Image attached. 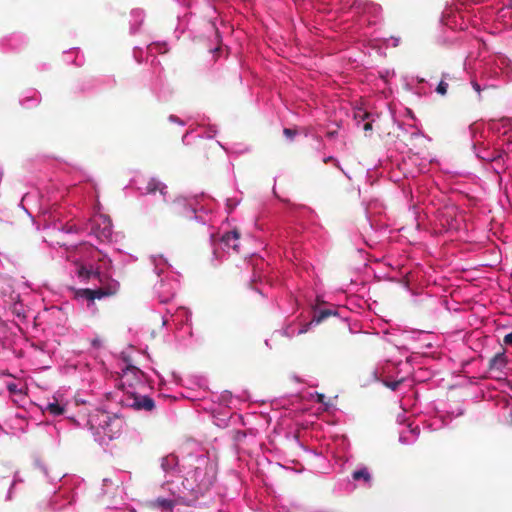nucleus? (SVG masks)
I'll return each mask as SVG.
<instances>
[{
  "mask_svg": "<svg viewBox=\"0 0 512 512\" xmlns=\"http://www.w3.org/2000/svg\"><path fill=\"white\" fill-rule=\"evenodd\" d=\"M108 483H111V480L109 479H104L103 480V485L106 486Z\"/></svg>",
  "mask_w": 512,
  "mask_h": 512,
  "instance_id": "nucleus-52",
  "label": "nucleus"
},
{
  "mask_svg": "<svg viewBox=\"0 0 512 512\" xmlns=\"http://www.w3.org/2000/svg\"><path fill=\"white\" fill-rule=\"evenodd\" d=\"M503 343L505 345L512 346V332H510L504 336Z\"/></svg>",
  "mask_w": 512,
  "mask_h": 512,
  "instance_id": "nucleus-44",
  "label": "nucleus"
},
{
  "mask_svg": "<svg viewBox=\"0 0 512 512\" xmlns=\"http://www.w3.org/2000/svg\"><path fill=\"white\" fill-rule=\"evenodd\" d=\"M377 114L368 112L363 108H357L354 111V119L358 126H361L364 131H371L373 128V123L375 122Z\"/></svg>",
  "mask_w": 512,
  "mask_h": 512,
  "instance_id": "nucleus-19",
  "label": "nucleus"
},
{
  "mask_svg": "<svg viewBox=\"0 0 512 512\" xmlns=\"http://www.w3.org/2000/svg\"><path fill=\"white\" fill-rule=\"evenodd\" d=\"M13 489H14V487H12V486L10 485V488H9V490H8V492H7V495H6V498H5V499H6V501H10V500H12V498H13Z\"/></svg>",
  "mask_w": 512,
  "mask_h": 512,
  "instance_id": "nucleus-49",
  "label": "nucleus"
},
{
  "mask_svg": "<svg viewBox=\"0 0 512 512\" xmlns=\"http://www.w3.org/2000/svg\"><path fill=\"white\" fill-rule=\"evenodd\" d=\"M145 13L142 9H133L130 13V32L136 33L140 25L143 23Z\"/></svg>",
  "mask_w": 512,
  "mask_h": 512,
  "instance_id": "nucleus-24",
  "label": "nucleus"
},
{
  "mask_svg": "<svg viewBox=\"0 0 512 512\" xmlns=\"http://www.w3.org/2000/svg\"><path fill=\"white\" fill-rule=\"evenodd\" d=\"M145 190L146 194H155L156 191H159L160 195L163 198V201H166L167 186L164 183L160 182L159 180L151 178L148 181Z\"/></svg>",
  "mask_w": 512,
  "mask_h": 512,
  "instance_id": "nucleus-22",
  "label": "nucleus"
},
{
  "mask_svg": "<svg viewBox=\"0 0 512 512\" xmlns=\"http://www.w3.org/2000/svg\"><path fill=\"white\" fill-rule=\"evenodd\" d=\"M418 434H419L418 426H416V427L409 426L408 430L402 431L400 433L399 441L402 444H412L416 441Z\"/></svg>",
  "mask_w": 512,
  "mask_h": 512,
  "instance_id": "nucleus-28",
  "label": "nucleus"
},
{
  "mask_svg": "<svg viewBox=\"0 0 512 512\" xmlns=\"http://www.w3.org/2000/svg\"><path fill=\"white\" fill-rule=\"evenodd\" d=\"M447 90H448V83L444 79H441V81L438 83V85L435 89L436 93L444 96L447 94Z\"/></svg>",
  "mask_w": 512,
  "mask_h": 512,
  "instance_id": "nucleus-33",
  "label": "nucleus"
},
{
  "mask_svg": "<svg viewBox=\"0 0 512 512\" xmlns=\"http://www.w3.org/2000/svg\"><path fill=\"white\" fill-rule=\"evenodd\" d=\"M349 12L358 18L359 26L376 25L381 20L380 5L368 0H356L349 6Z\"/></svg>",
  "mask_w": 512,
  "mask_h": 512,
  "instance_id": "nucleus-10",
  "label": "nucleus"
},
{
  "mask_svg": "<svg viewBox=\"0 0 512 512\" xmlns=\"http://www.w3.org/2000/svg\"><path fill=\"white\" fill-rule=\"evenodd\" d=\"M511 390H512V385H511Z\"/></svg>",
  "mask_w": 512,
  "mask_h": 512,
  "instance_id": "nucleus-58",
  "label": "nucleus"
},
{
  "mask_svg": "<svg viewBox=\"0 0 512 512\" xmlns=\"http://www.w3.org/2000/svg\"><path fill=\"white\" fill-rule=\"evenodd\" d=\"M394 75L393 70L389 69H383L379 71V77L384 81L387 82L389 78H391Z\"/></svg>",
  "mask_w": 512,
  "mask_h": 512,
  "instance_id": "nucleus-38",
  "label": "nucleus"
},
{
  "mask_svg": "<svg viewBox=\"0 0 512 512\" xmlns=\"http://www.w3.org/2000/svg\"><path fill=\"white\" fill-rule=\"evenodd\" d=\"M88 425L94 440L100 445H106L120 437L125 421L116 413L97 409L89 415Z\"/></svg>",
  "mask_w": 512,
  "mask_h": 512,
  "instance_id": "nucleus-7",
  "label": "nucleus"
},
{
  "mask_svg": "<svg viewBox=\"0 0 512 512\" xmlns=\"http://www.w3.org/2000/svg\"><path fill=\"white\" fill-rule=\"evenodd\" d=\"M352 479L354 481L360 482L363 481L365 484L370 485L371 483V474L367 467L361 466L352 473Z\"/></svg>",
  "mask_w": 512,
  "mask_h": 512,
  "instance_id": "nucleus-29",
  "label": "nucleus"
},
{
  "mask_svg": "<svg viewBox=\"0 0 512 512\" xmlns=\"http://www.w3.org/2000/svg\"><path fill=\"white\" fill-rule=\"evenodd\" d=\"M168 50L167 48V44L164 43V42H153V43H150L149 45H147L146 47V56H147V59L149 57H153L152 59V63H154L155 61V55L157 53H166Z\"/></svg>",
  "mask_w": 512,
  "mask_h": 512,
  "instance_id": "nucleus-26",
  "label": "nucleus"
},
{
  "mask_svg": "<svg viewBox=\"0 0 512 512\" xmlns=\"http://www.w3.org/2000/svg\"><path fill=\"white\" fill-rule=\"evenodd\" d=\"M161 469L166 480H174L178 497L186 503H195L214 485L218 463L215 454L199 449L183 456L181 461L174 454L162 457Z\"/></svg>",
  "mask_w": 512,
  "mask_h": 512,
  "instance_id": "nucleus-2",
  "label": "nucleus"
},
{
  "mask_svg": "<svg viewBox=\"0 0 512 512\" xmlns=\"http://www.w3.org/2000/svg\"><path fill=\"white\" fill-rule=\"evenodd\" d=\"M442 79H444L446 81L447 79H451V76H450L449 73H443L442 74Z\"/></svg>",
  "mask_w": 512,
  "mask_h": 512,
  "instance_id": "nucleus-51",
  "label": "nucleus"
},
{
  "mask_svg": "<svg viewBox=\"0 0 512 512\" xmlns=\"http://www.w3.org/2000/svg\"><path fill=\"white\" fill-rule=\"evenodd\" d=\"M508 364V358L505 351L495 354L489 361V370L499 375H506L505 369Z\"/></svg>",
  "mask_w": 512,
  "mask_h": 512,
  "instance_id": "nucleus-21",
  "label": "nucleus"
},
{
  "mask_svg": "<svg viewBox=\"0 0 512 512\" xmlns=\"http://www.w3.org/2000/svg\"><path fill=\"white\" fill-rule=\"evenodd\" d=\"M162 488L169 492L170 497H158L154 501V506L160 508L162 512H173L176 505H193L194 503H186L182 501L174 490H178L174 486L173 479H165L162 484Z\"/></svg>",
  "mask_w": 512,
  "mask_h": 512,
  "instance_id": "nucleus-15",
  "label": "nucleus"
},
{
  "mask_svg": "<svg viewBox=\"0 0 512 512\" xmlns=\"http://www.w3.org/2000/svg\"><path fill=\"white\" fill-rule=\"evenodd\" d=\"M366 36V33L365 32H362V33H359L358 36H351V38L355 39V40H360L361 37H364Z\"/></svg>",
  "mask_w": 512,
  "mask_h": 512,
  "instance_id": "nucleus-50",
  "label": "nucleus"
},
{
  "mask_svg": "<svg viewBox=\"0 0 512 512\" xmlns=\"http://www.w3.org/2000/svg\"><path fill=\"white\" fill-rule=\"evenodd\" d=\"M22 481H23V480L20 478L19 473H18V472H15V474H14V476H13V481H12V483H11V486H12V487H15V485H16L17 483H20V482H22Z\"/></svg>",
  "mask_w": 512,
  "mask_h": 512,
  "instance_id": "nucleus-46",
  "label": "nucleus"
},
{
  "mask_svg": "<svg viewBox=\"0 0 512 512\" xmlns=\"http://www.w3.org/2000/svg\"><path fill=\"white\" fill-rule=\"evenodd\" d=\"M44 474L47 476V469L45 467L42 468Z\"/></svg>",
  "mask_w": 512,
  "mask_h": 512,
  "instance_id": "nucleus-56",
  "label": "nucleus"
},
{
  "mask_svg": "<svg viewBox=\"0 0 512 512\" xmlns=\"http://www.w3.org/2000/svg\"><path fill=\"white\" fill-rule=\"evenodd\" d=\"M143 53H144V51L142 48H139V47L134 48L133 55L137 62L140 63L143 61Z\"/></svg>",
  "mask_w": 512,
  "mask_h": 512,
  "instance_id": "nucleus-40",
  "label": "nucleus"
},
{
  "mask_svg": "<svg viewBox=\"0 0 512 512\" xmlns=\"http://www.w3.org/2000/svg\"><path fill=\"white\" fill-rule=\"evenodd\" d=\"M26 43L21 34H12L0 40V48L4 52L19 50Z\"/></svg>",
  "mask_w": 512,
  "mask_h": 512,
  "instance_id": "nucleus-20",
  "label": "nucleus"
},
{
  "mask_svg": "<svg viewBox=\"0 0 512 512\" xmlns=\"http://www.w3.org/2000/svg\"><path fill=\"white\" fill-rule=\"evenodd\" d=\"M64 61L68 64L80 67L84 64V56L80 54L78 48H73L64 52Z\"/></svg>",
  "mask_w": 512,
  "mask_h": 512,
  "instance_id": "nucleus-23",
  "label": "nucleus"
},
{
  "mask_svg": "<svg viewBox=\"0 0 512 512\" xmlns=\"http://www.w3.org/2000/svg\"><path fill=\"white\" fill-rule=\"evenodd\" d=\"M7 389L11 394H20L22 393V388L15 382H10L7 384Z\"/></svg>",
  "mask_w": 512,
  "mask_h": 512,
  "instance_id": "nucleus-37",
  "label": "nucleus"
},
{
  "mask_svg": "<svg viewBox=\"0 0 512 512\" xmlns=\"http://www.w3.org/2000/svg\"><path fill=\"white\" fill-rule=\"evenodd\" d=\"M400 365L401 362L396 363L389 360L379 363L374 370L375 379L383 382L385 386L395 391L405 380V376L400 375Z\"/></svg>",
  "mask_w": 512,
  "mask_h": 512,
  "instance_id": "nucleus-13",
  "label": "nucleus"
},
{
  "mask_svg": "<svg viewBox=\"0 0 512 512\" xmlns=\"http://www.w3.org/2000/svg\"><path fill=\"white\" fill-rule=\"evenodd\" d=\"M318 403H324L325 396L323 394L315 393L313 395Z\"/></svg>",
  "mask_w": 512,
  "mask_h": 512,
  "instance_id": "nucleus-48",
  "label": "nucleus"
},
{
  "mask_svg": "<svg viewBox=\"0 0 512 512\" xmlns=\"http://www.w3.org/2000/svg\"><path fill=\"white\" fill-rule=\"evenodd\" d=\"M97 344H98V340H94V341H93V345L95 346V345H97Z\"/></svg>",
  "mask_w": 512,
  "mask_h": 512,
  "instance_id": "nucleus-57",
  "label": "nucleus"
},
{
  "mask_svg": "<svg viewBox=\"0 0 512 512\" xmlns=\"http://www.w3.org/2000/svg\"><path fill=\"white\" fill-rule=\"evenodd\" d=\"M119 375L120 386L124 391H136L138 387L144 385V373L136 366L130 363H124Z\"/></svg>",
  "mask_w": 512,
  "mask_h": 512,
  "instance_id": "nucleus-14",
  "label": "nucleus"
},
{
  "mask_svg": "<svg viewBox=\"0 0 512 512\" xmlns=\"http://www.w3.org/2000/svg\"><path fill=\"white\" fill-rule=\"evenodd\" d=\"M330 161L335 162L336 166H338V167H339V162H338L334 157H332V156H328V157H324V158H323V162H324V163H328V162H330Z\"/></svg>",
  "mask_w": 512,
  "mask_h": 512,
  "instance_id": "nucleus-47",
  "label": "nucleus"
},
{
  "mask_svg": "<svg viewBox=\"0 0 512 512\" xmlns=\"http://www.w3.org/2000/svg\"><path fill=\"white\" fill-rule=\"evenodd\" d=\"M175 204L184 208L183 214L189 219H194L210 227H214L217 223L214 215L215 203L213 199L204 194L180 197L175 201Z\"/></svg>",
  "mask_w": 512,
  "mask_h": 512,
  "instance_id": "nucleus-8",
  "label": "nucleus"
},
{
  "mask_svg": "<svg viewBox=\"0 0 512 512\" xmlns=\"http://www.w3.org/2000/svg\"><path fill=\"white\" fill-rule=\"evenodd\" d=\"M217 133V130L214 126H210L207 131H205L203 134H198L197 136L198 137H202V138H213Z\"/></svg>",
  "mask_w": 512,
  "mask_h": 512,
  "instance_id": "nucleus-36",
  "label": "nucleus"
},
{
  "mask_svg": "<svg viewBox=\"0 0 512 512\" xmlns=\"http://www.w3.org/2000/svg\"><path fill=\"white\" fill-rule=\"evenodd\" d=\"M191 134H192V132L187 131V132L183 135V137H182V142H183V144H184V145H189V144H190V140H189V139H190Z\"/></svg>",
  "mask_w": 512,
  "mask_h": 512,
  "instance_id": "nucleus-45",
  "label": "nucleus"
},
{
  "mask_svg": "<svg viewBox=\"0 0 512 512\" xmlns=\"http://www.w3.org/2000/svg\"><path fill=\"white\" fill-rule=\"evenodd\" d=\"M336 314V310L332 309V308H324V309H318V308H314L313 310V317H312V320L310 322V324H319L321 323L323 320H325L326 318L330 317L331 315H335Z\"/></svg>",
  "mask_w": 512,
  "mask_h": 512,
  "instance_id": "nucleus-27",
  "label": "nucleus"
},
{
  "mask_svg": "<svg viewBox=\"0 0 512 512\" xmlns=\"http://www.w3.org/2000/svg\"><path fill=\"white\" fill-rule=\"evenodd\" d=\"M173 377L175 379V382L178 383L179 382V377L175 373H173Z\"/></svg>",
  "mask_w": 512,
  "mask_h": 512,
  "instance_id": "nucleus-53",
  "label": "nucleus"
},
{
  "mask_svg": "<svg viewBox=\"0 0 512 512\" xmlns=\"http://www.w3.org/2000/svg\"><path fill=\"white\" fill-rule=\"evenodd\" d=\"M169 121L172 122V123H176L180 126H185L186 125V122L182 119H180L179 117L175 116V115H170L169 116Z\"/></svg>",
  "mask_w": 512,
  "mask_h": 512,
  "instance_id": "nucleus-42",
  "label": "nucleus"
},
{
  "mask_svg": "<svg viewBox=\"0 0 512 512\" xmlns=\"http://www.w3.org/2000/svg\"><path fill=\"white\" fill-rule=\"evenodd\" d=\"M444 421L443 420H435L434 422H431L429 424H427V427L431 430H437L439 429L440 427H442L444 425Z\"/></svg>",
  "mask_w": 512,
  "mask_h": 512,
  "instance_id": "nucleus-41",
  "label": "nucleus"
},
{
  "mask_svg": "<svg viewBox=\"0 0 512 512\" xmlns=\"http://www.w3.org/2000/svg\"><path fill=\"white\" fill-rule=\"evenodd\" d=\"M283 133L286 136V138H288L289 140H293V138L296 135V131H294V130H292L290 128H285Z\"/></svg>",
  "mask_w": 512,
  "mask_h": 512,
  "instance_id": "nucleus-43",
  "label": "nucleus"
},
{
  "mask_svg": "<svg viewBox=\"0 0 512 512\" xmlns=\"http://www.w3.org/2000/svg\"><path fill=\"white\" fill-rule=\"evenodd\" d=\"M510 81H512V60L502 53H493L480 60L475 77L471 80V86L480 99L481 91L496 88Z\"/></svg>",
  "mask_w": 512,
  "mask_h": 512,
  "instance_id": "nucleus-5",
  "label": "nucleus"
},
{
  "mask_svg": "<svg viewBox=\"0 0 512 512\" xmlns=\"http://www.w3.org/2000/svg\"><path fill=\"white\" fill-rule=\"evenodd\" d=\"M85 90H86V88H85L84 86H81V87L79 88V91H85Z\"/></svg>",
  "mask_w": 512,
  "mask_h": 512,
  "instance_id": "nucleus-55",
  "label": "nucleus"
},
{
  "mask_svg": "<svg viewBox=\"0 0 512 512\" xmlns=\"http://www.w3.org/2000/svg\"><path fill=\"white\" fill-rule=\"evenodd\" d=\"M77 190L78 189L76 187H74V186L70 187V188L58 190L55 194H53L51 197H49V201H51L52 205H54L60 199L64 198L66 194L76 193Z\"/></svg>",
  "mask_w": 512,
  "mask_h": 512,
  "instance_id": "nucleus-31",
  "label": "nucleus"
},
{
  "mask_svg": "<svg viewBox=\"0 0 512 512\" xmlns=\"http://www.w3.org/2000/svg\"><path fill=\"white\" fill-rule=\"evenodd\" d=\"M43 410L44 412H47L54 417H57L64 414L65 406L59 403L57 400H55L53 402H48L43 408Z\"/></svg>",
  "mask_w": 512,
  "mask_h": 512,
  "instance_id": "nucleus-30",
  "label": "nucleus"
},
{
  "mask_svg": "<svg viewBox=\"0 0 512 512\" xmlns=\"http://www.w3.org/2000/svg\"><path fill=\"white\" fill-rule=\"evenodd\" d=\"M239 232L234 229L232 231L224 232L218 236L214 233L210 234V242L213 249V255L217 259H222L224 253L229 254L231 251L239 252Z\"/></svg>",
  "mask_w": 512,
  "mask_h": 512,
  "instance_id": "nucleus-12",
  "label": "nucleus"
},
{
  "mask_svg": "<svg viewBox=\"0 0 512 512\" xmlns=\"http://www.w3.org/2000/svg\"><path fill=\"white\" fill-rule=\"evenodd\" d=\"M441 22L452 30L482 25L490 33L512 29V0H458L445 8Z\"/></svg>",
  "mask_w": 512,
  "mask_h": 512,
  "instance_id": "nucleus-3",
  "label": "nucleus"
},
{
  "mask_svg": "<svg viewBox=\"0 0 512 512\" xmlns=\"http://www.w3.org/2000/svg\"><path fill=\"white\" fill-rule=\"evenodd\" d=\"M127 394L128 396L125 399V403L128 407L138 411H152L154 409L155 402L151 397L130 390L127 391Z\"/></svg>",
  "mask_w": 512,
  "mask_h": 512,
  "instance_id": "nucleus-18",
  "label": "nucleus"
},
{
  "mask_svg": "<svg viewBox=\"0 0 512 512\" xmlns=\"http://www.w3.org/2000/svg\"><path fill=\"white\" fill-rule=\"evenodd\" d=\"M241 199L240 198H237V197H231V198H227L226 200V207L228 209V211H232L239 203H240Z\"/></svg>",
  "mask_w": 512,
  "mask_h": 512,
  "instance_id": "nucleus-35",
  "label": "nucleus"
},
{
  "mask_svg": "<svg viewBox=\"0 0 512 512\" xmlns=\"http://www.w3.org/2000/svg\"><path fill=\"white\" fill-rule=\"evenodd\" d=\"M304 332H306V329H300V330L298 331V334H302V333H304Z\"/></svg>",
  "mask_w": 512,
  "mask_h": 512,
  "instance_id": "nucleus-54",
  "label": "nucleus"
},
{
  "mask_svg": "<svg viewBox=\"0 0 512 512\" xmlns=\"http://www.w3.org/2000/svg\"><path fill=\"white\" fill-rule=\"evenodd\" d=\"M47 313L54 317L58 321V323H61L65 320V313L58 306L50 307L49 309H47Z\"/></svg>",
  "mask_w": 512,
  "mask_h": 512,
  "instance_id": "nucleus-32",
  "label": "nucleus"
},
{
  "mask_svg": "<svg viewBox=\"0 0 512 512\" xmlns=\"http://www.w3.org/2000/svg\"><path fill=\"white\" fill-rule=\"evenodd\" d=\"M490 139L482 136L473 140V151L481 161L489 162L492 170L500 175L512 163V119L501 118L489 123Z\"/></svg>",
  "mask_w": 512,
  "mask_h": 512,
  "instance_id": "nucleus-4",
  "label": "nucleus"
},
{
  "mask_svg": "<svg viewBox=\"0 0 512 512\" xmlns=\"http://www.w3.org/2000/svg\"><path fill=\"white\" fill-rule=\"evenodd\" d=\"M191 381L199 388L205 389L207 387V380L202 376H194Z\"/></svg>",
  "mask_w": 512,
  "mask_h": 512,
  "instance_id": "nucleus-34",
  "label": "nucleus"
},
{
  "mask_svg": "<svg viewBox=\"0 0 512 512\" xmlns=\"http://www.w3.org/2000/svg\"><path fill=\"white\" fill-rule=\"evenodd\" d=\"M248 265L252 268L251 282L253 289L261 295H267L264 287L261 285L265 282L266 284H272V277L269 272V264L259 255L252 254L249 257Z\"/></svg>",
  "mask_w": 512,
  "mask_h": 512,
  "instance_id": "nucleus-11",
  "label": "nucleus"
},
{
  "mask_svg": "<svg viewBox=\"0 0 512 512\" xmlns=\"http://www.w3.org/2000/svg\"><path fill=\"white\" fill-rule=\"evenodd\" d=\"M53 244L67 247V260L73 268L71 273L80 282L90 283L93 288L78 289L75 299L88 308L96 299L110 297L119 290V282L112 277V261L101 250L89 241L72 245L69 241L57 240Z\"/></svg>",
  "mask_w": 512,
  "mask_h": 512,
  "instance_id": "nucleus-1",
  "label": "nucleus"
},
{
  "mask_svg": "<svg viewBox=\"0 0 512 512\" xmlns=\"http://www.w3.org/2000/svg\"><path fill=\"white\" fill-rule=\"evenodd\" d=\"M154 271L160 281L155 285V293L161 303H167L176 294L179 288L180 275L172 270V266L163 256H151Z\"/></svg>",
  "mask_w": 512,
  "mask_h": 512,
  "instance_id": "nucleus-9",
  "label": "nucleus"
},
{
  "mask_svg": "<svg viewBox=\"0 0 512 512\" xmlns=\"http://www.w3.org/2000/svg\"><path fill=\"white\" fill-rule=\"evenodd\" d=\"M190 311L185 307H178L173 313L169 311L162 316V325L168 328L175 326L177 330H184L190 333Z\"/></svg>",
  "mask_w": 512,
  "mask_h": 512,
  "instance_id": "nucleus-16",
  "label": "nucleus"
},
{
  "mask_svg": "<svg viewBox=\"0 0 512 512\" xmlns=\"http://www.w3.org/2000/svg\"><path fill=\"white\" fill-rule=\"evenodd\" d=\"M400 43V38L399 37H390V38H386L384 39V44L389 47V46H392V47H397Z\"/></svg>",
  "mask_w": 512,
  "mask_h": 512,
  "instance_id": "nucleus-39",
  "label": "nucleus"
},
{
  "mask_svg": "<svg viewBox=\"0 0 512 512\" xmlns=\"http://www.w3.org/2000/svg\"><path fill=\"white\" fill-rule=\"evenodd\" d=\"M27 94L28 95L20 99V104L25 108H32L37 106L41 100L39 92L36 90H29Z\"/></svg>",
  "mask_w": 512,
  "mask_h": 512,
  "instance_id": "nucleus-25",
  "label": "nucleus"
},
{
  "mask_svg": "<svg viewBox=\"0 0 512 512\" xmlns=\"http://www.w3.org/2000/svg\"><path fill=\"white\" fill-rule=\"evenodd\" d=\"M43 221L48 237H53L55 233L60 235L82 233L87 234L88 237H95L99 242L112 240L113 229L111 219L101 213L94 214L83 228H79L76 224H63L60 220H55L51 213H44Z\"/></svg>",
  "mask_w": 512,
  "mask_h": 512,
  "instance_id": "nucleus-6",
  "label": "nucleus"
},
{
  "mask_svg": "<svg viewBox=\"0 0 512 512\" xmlns=\"http://www.w3.org/2000/svg\"><path fill=\"white\" fill-rule=\"evenodd\" d=\"M70 480L73 482V484H80L79 478H65L62 486L60 487V490L56 492L51 499L50 505L52 506L53 510H60L65 505L75 502L76 492L70 491V488L68 487V482Z\"/></svg>",
  "mask_w": 512,
  "mask_h": 512,
  "instance_id": "nucleus-17",
  "label": "nucleus"
}]
</instances>
